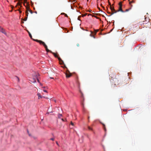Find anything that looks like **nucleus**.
Here are the masks:
<instances>
[{"label": "nucleus", "mask_w": 151, "mask_h": 151, "mask_svg": "<svg viewBox=\"0 0 151 151\" xmlns=\"http://www.w3.org/2000/svg\"><path fill=\"white\" fill-rule=\"evenodd\" d=\"M129 9H127L126 10L125 12H128V11H129Z\"/></svg>", "instance_id": "bb28decb"}, {"label": "nucleus", "mask_w": 151, "mask_h": 151, "mask_svg": "<svg viewBox=\"0 0 151 151\" xmlns=\"http://www.w3.org/2000/svg\"><path fill=\"white\" fill-rule=\"evenodd\" d=\"M25 13H26V17H27L28 16V14H29L28 12L27 11H26Z\"/></svg>", "instance_id": "2eb2a0df"}, {"label": "nucleus", "mask_w": 151, "mask_h": 151, "mask_svg": "<svg viewBox=\"0 0 151 151\" xmlns=\"http://www.w3.org/2000/svg\"><path fill=\"white\" fill-rule=\"evenodd\" d=\"M19 12H20V13H21V12L20 11H19Z\"/></svg>", "instance_id": "a19ab883"}, {"label": "nucleus", "mask_w": 151, "mask_h": 151, "mask_svg": "<svg viewBox=\"0 0 151 151\" xmlns=\"http://www.w3.org/2000/svg\"><path fill=\"white\" fill-rule=\"evenodd\" d=\"M88 129L89 130H92V128H91V127L89 126V127H88Z\"/></svg>", "instance_id": "a211bd4d"}, {"label": "nucleus", "mask_w": 151, "mask_h": 151, "mask_svg": "<svg viewBox=\"0 0 151 151\" xmlns=\"http://www.w3.org/2000/svg\"><path fill=\"white\" fill-rule=\"evenodd\" d=\"M110 9L111 10L112 12L111 14L112 13L114 12L115 11H116L115 9H114V7H112V6H110Z\"/></svg>", "instance_id": "6e6552de"}, {"label": "nucleus", "mask_w": 151, "mask_h": 151, "mask_svg": "<svg viewBox=\"0 0 151 151\" xmlns=\"http://www.w3.org/2000/svg\"><path fill=\"white\" fill-rule=\"evenodd\" d=\"M64 15L65 16V17H68V15H67V14H65Z\"/></svg>", "instance_id": "cd10ccee"}, {"label": "nucleus", "mask_w": 151, "mask_h": 151, "mask_svg": "<svg viewBox=\"0 0 151 151\" xmlns=\"http://www.w3.org/2000/svg\"><path fill=\"white\" fill-rule=\"evenodd\" d=\"M52 53L53 55L55 57H56V58L58 57V55H57V53H55L53 52H52Z\"/></svg>", "instance_id": "1a4fd4ad"}, {"label": "nucleus", "mask_w": 151, "mask_h": 151, "mask_svg": "<svg viewBox=\"0 0 151 151\" xmlns=\"http://www.w3.org/2000/svg\"><path fill=\"white\" fill-rule=\"evenodd\" d=\"M56 144H57L58 145V142H57H57H56Z\"/></svg>", "instance_id": "c9c22d12"}, {"label": "nucleus", "mask_w": 151, "mask_h": 151, "mask_svg": "<svg viewBox=\"0 0 151 151\" xmlns=\"http://www.w3.org/2000/svg\"><path fill=\"white\" fill-rule=\"evenodd\" d=\"M81 17V16H78V20H80V18Z\"/></svg>", "instance_id": "5701e85b"}, {"label": "nucleus", "mask_w": 151, "mask_h": 151, "mask_svg": "<svg viewBox=\"0 0 151 151\" xmlns=\"http://www.w3.org/2000/svg\"><path fill=\"white\" fill-rule=\"evenodd\" d=\"M19 2L17 4V5H19L21 7V4L19 2Z\"/></svg>", "instance_id": "ddd939ff"}, {"label": "nucleus", "mask_w": 151, "mask_h": 151, "mask_svg": "<svg viewBox=\"0 0 151 151\" xmlns=\"http://www.w3.org/2000/svg\"><path fill=\"white\" fill-rule=\"evenodd\" d=\"M17 81H18V82H19V78L18 77H17Z\"/></svg>", "instance_id": "a878e982"}, {"label": "nucleus", "mask_w": 151, "mask_h": 151, "mask_svg": "<svg viewBox=\"0 0 151 151\" xmlns=\"http://www.w3.org/2000/svg\"><path fill=\"white\" fill-rule=\"evenodd\" d=\"M92 16L93 17H95V18H97V19H99V18L97 17H96V16H95L94 15H93Z\"/></svg>", "instance_id": "393cba45"}, {"label": "nucleus", "mask_w": 151, "mask_h": 151, "mask_svg": "<svg viewBox=\"0 0 151 151\" xmlns=\"http://www.w3.org/2000/svg\"><path fill=\"white\" fill-rule=\"evenodd\" d=\"M21 1H22V0H20ZM27 0H24V3H26L27 1Z\"/></svg>", "instance_id": "c756f323"}, {"label": "nucleus", "mask_w": 151, "mask_h": 151, "mask_svg": "<svg viewBox=\"0 0 151 151\" xmlns=\"http://www.w3.org/2000/svg\"><path fill=\"white\" fill-rule=\"evenodd\" d=\"M108 14H110V12H108Z\"/></svg>", "instance_id": "58836bf2"}, {"label": "nucleus", "mask_w": 151, "mask_h": 151, "mask_svg": "<svg viewBox=\"0 0 151 151\" xmlns=\"http://www.w3.org/2000/svg\"><path fill=\"white\" fill-rule=\"evenodd\" d=\"M101 123L103 125V127L104 128V130L106 132V128L105 125L104 124H103V123Z\"/></svg>", "instance_id": "9d476101"}, {"label": "nucleus", "mask_w": 151, "mask_h": 151, "mask_svg": "<svg viewBox=\"0 0 151 151\" xmlns=\"http://www.w3.org/2000/svg\"><path fill=\"white\" fill-rule=\"evenodd\" d=\"M111 78H110V79H114V78H116V74L115 73H113L111 74Z\"/></svg>", "instance_id": "39448f33"}, {"label": "nucleus", "mask_w": 151, "mask_h": 151, "mask_svg": "<svg viewBox=\"0 0 151 151\" xmlns=\"http://www.w3.org/2000/svg\"><path fill=\"white\" fill-rule=\"evenodd\" d=\"M43 91L45 92H46V93H47V91L46 90H43Z\"/></svg>", "instance_id": "2f4dec72"}, {"label": "nucleus", "mask_w": 151, "mask_h": 151, "mask_svg": "<svg viewBox=\"0 0 151 151\" xmlns=\"http://www.w3.org/2000/svg\"><path fill=\"white\" fill-rule=\"evenodd\" d=\"M27 9V10L26 11H27L28 12V11H29V10H30L29 9V8H28V7H26Z\"/></svg>", "instance_id": "6ab92c4d"}, {"label": "nucleus", "mask_w": 151, "mask_h": 151, "mask_svg": "<svg viewBox=\"0 0 151 151\" xmlns=\"http://www.w3.org/2000/svg\"><path fill=\"white\" fill-rule=\"evenodd\" d=\"M62 120L63 121H64V120H63V119H62Z\"/></svg>", "instance_id": "4c0bfd02"}, {"label": "nucleus", "mask_w": 151, "mask_h": 151, "mask_svg": "<svg viewBox=\"0 0 151 151\" xmlns=\"http://www.w3.org/2000/svg\"><path fill=\"white\" fill-rule=\"evenodd\" d=\"M82 97H83V94H82Z\"/></svg>", "instance_id": "79ce46f5"}, {"label": "nucleus", "mask_w": 151, "mask_h": 151, "mask_svg": "<svg viewBox=\"0 0 151 151\" xmlns=\"http://www.w3.org/2000/svg\"><path fill=\"white\" fill-rule=\"evenodd\" d=\"M27 17H25V18L23 19L24 21H26L27 20Z\"/></svg>", "instance_id": "aec40b11"}, {"label": "nucleus", "mask_w": 151, "mask_h": 151, "mask_svg": "<svg viewBox=\"0 0 151 151\" xmlns=\"http://www.w3.org/2000/svg\"><path fill=\"white\" fill-rule=\"evenodd\" d=\"M58 116L59 118H60V117L62 116V115L61 114H58Z\"/></svg>", "instance_id": "dca6fc26"}, {"label": "nucleus", "mask_w": 151, "mask_h": 151, "mask_svg": "<svg viewBox=\"0 0 151 151\" xmlns=\"http://www.w3.org/2000/svg\"><path fill=\"white\" fill-rule=\"evenodd\" d=\"M40 85L41 86H42V83H40Z\"/></svg>", "instance_id": "e433bc0d"}, {"label": "nucleus", "mask_w": 151, "mask_h": 151, "mask_svg": "<svg viewBox=\"0 0 151 151\" xmlns=\"http://www.w3.org/2000/svg\"><path fill=\"white\" fill-rule=\"evenodd\" d=\"M29 36H30V37L32 39V36L31 34V33L29 32Z\"/></svg>", "instance_id": "4468645a"}, {"label": "nucleus", "mask_w": 151, "mask_h": 151, "mask_svg": "<svg viewBox=\"0 0 151 151\" xmlns=\"http://www.w3.org/2000/svg\"><path fill=\"white\" fill-rule=\"evenodd\" d=\"M119 5L120 6H122V1L120 2L119 4Z\"/></svg>", "instance_id": "f8f14e48"}, {"label": "nucleus", "mask_w": 151, "mask_h": 151, "mask_svg": "<svg viewBox=\"0 0 151 151\" xmlns=\"http://www.w3.org/2000/svg\"><path fill=\"white\" fill-rule=\"evenodd\" d=\"M43 88H45V87H43Z\"/></svg>", "instance_id": "c03bdc74"}, {"label": "nucleus", "mask_w": 151, "mask_h": 151, "mask_svg": "<svg viewBox=\"0 0 151 151\" xmlns=\"http://www.w3.org/2000/svg\"><path fill=\"white\" fill-rule=\"evenodd\" d=\"M32 39L34 41H35L39 43L41 45H42L44 47L47 52H50L51 53H52V52L51 51L49 50L48 49L47 45H46V44L44 42H43L41 40H35L34 39Z\"/></svg>", "instance_id": "f257e3e1"}, {"label": "nucleus", "mask_w": 151, "mask_h": 151, "mask_svg": "<svg viewBox=\"0 0 151 151\" xmlns=\"http://www.w3.org/2000/svg\"><path fill=\"white\" fill-rule=\"evenodd\" d=\"M65 75L67 78H69L71 76L72 74L68 70H67L65 73Z\"/></svg>", "instance_id": "20e7f679"}, {"label": "nucleus", "mask_w": 151, "mask_h": 151, "mask_svg": "<svg viewBox=\"0 0 151 151\" xmlns=\"http://www.w3.org/2000/svg\"><path fill=\"white\" fill-rule=\"evenodd\" d=\"M37 95L38 96V99H40V98H42V96L41 95L40 93H37Z\"/></svg>", "instance_id": "9b49d317"}, {"label": "nucleus", "mask_w": 151, "mask_h": 151, "mask_svg": "<svg viewBox=\"0 0 151 151\" xmlns=\"http://www.w3.org/2000/svg\"><path fill=\"white\" fill-rule=\"evenodd\" d=\"M50 140L53 141L54 140V139L53 138H52L50 139Z\"/></svg>", "instance_id": "72a5a7b5"}, {"label": "nucleus", "mask_w": 151, "mask_h": 151, "mask_svg": "<svg viewBox=\"0 0 151 151\" xmlns=\"http://www.w3.org/2000/svg\"><path fill=\"white\" fill-rule=\"evenodd\" d=\"M50 78H52V79L53 78H51V77Z\"/></svg>", "instance_id": "37998d69"}, {"label": "nucleus", "mask_w": 151, "mask_h": 151, "mask_svg": "<svg viewBox=\"0 0 151 151\" xmlns=\"http://www.w3.org/2000/svg\"><path fill=\"white\" fill-rule=\"evenodd\" d=\"M47 114H49V113L48 112H47Z\"/></svg>", "instance_id": "ea45409f"}, {"label": "nucleus", "mask_w": 151, "mask_h": 151, "mask_svg": "<svg viewBox=\"0 0 151 151\" xmlns=\"http://www.w3.org/2000/svg\"><path fill=\"white\" fill-rule=\"evenodd\" d=\"M57 58H58L59 61L60 62L61 64H62L64 63V62L62 60L61 58L60 57H58H58H57Z\"/></svg>", "instance_id": "0eeeda50"}, {"label": "nucleus", "mask_w": 151, "mask_h": 151, "mask_svg": "<svg viewBox=\"0 0 151 151\" xmlns=\"http://www.w3.org/2000/svg\"><path fill=\"white\" fill-rule=\"evenodd\" d=\"M29 12H30V13H31V14H32L33 13V12H32V11L31 10H29Z\"/></svg>", "instance_id": "4be33fe9"}, {"label": "nucleus", "mask_w": 151, "mask_h": 151, "mask_svg": "<svg viewBox=\"0 0 151 151\" xmlns=\"http://www.w3.org/2000/svg\"><path fill=\"white\" fill-rule=\"evenodd\" d=\"M37 81L39 82V83H40V81H39V79H37Z\"/></svg>", "instance_id": "f704fd0d"}, {"label": "nucleus", "mask_w": 151, "mask_h": 151, "mask_svg": "<svg viewBox=\"0 0 151 151\" xmlns=\"http://www.w3.org/2000/svg\"><path fill=\"white\" fill-rule=\"evenodd\" d=\"M71 124L72 125H73V124H73V123L72 122H71Z\"/></svg>", "instance_id": "c85d7f7f"}, {"label": "nucleus", "mask_w": 151, "mask_h": 151, "mask_svg": "<svg viewBox=\"0 0 151 151\" xmlns=\"http://www.w3.org/2000/svg\"><path fill=\"white\" fill-rule=\"evenodd\" d=\"M111 82L115 85H118L119 84V81L118 79L115 78L114 79H111Z\"/></svg>", "instance_id": "f03ea898"}, {"label": "nucleus", "mask_w": 151, "mask_h": 151, "mask_svg": "<svg viewBox=\"0 0 151 151\" xmlns=\"http://www.w3.org/2000/svg\"><path fill=\"white\" fill-rule=\"evenodd\" d=\"M119 11H121L122 12H124V11L122 9V6H120L119 7V10H118L117 11H115V12H114L113 13H112L110 15H109V16H110L111 15H112L114 13H116L117 12H119Z\"/></svg>", "instance_id": "7ed1b4c3"}, {"label": "nucleus", "mask_w": 151, "mask_h": 151, "mask_svg": "<svg viewBox=\"0 0 151 151\" xmlns=\"http://www.w3.org/2000/svg\"><path fill=\"white\" fill-rule=\"evenodd\" d=\"M128 0L129 1V3L130 4H131V3H133V1H130V0Z\"/></svg>", "instance_id": "412c9836"}, {"label": "nucleus", "mask_w": 151, "mask_h": 151, "mask_svg": "<svg viewBox=\"0 0 151 151\" xmlns=\"http://www.w3.org/2000/svg\"><path fill=\"white\" fill-rule=\"evenodd\" d=\"M109 5L110 6H111V4L110 3V2H109Z\"/></svg>", "instance_id": "473e14b6"}, {"label": "nucleus", "mask_w": 151, "mask_h": 151, "mask_svg": "<svg viewBox=\"0 0 151 151\" xmlns=\"http://www.w3.org/2000/svg\"><path fill=\"white\" fill-rule=\"evenodd\" d=\"M87 14H85L83 15H82V17H84V16H85Z\"/></svg>", "instance_id": "b1692460"}, {"label": "nucleus", "mask_w": 151, "mask_h": 151, "mask_svg": "<svg viewBox=\"0 0 151 151\" xmlns=\"http://www.w3.org/2000/svg\"><path fill=\"white\" fill-rule=\"evenodd\" d=\"M89 12H91V11H90Z\"/></svg>", "instance_id": "49530a36"}, {"label": "nucleus", "mask_w": 151, "mask_h": 151, "mask_svg": "<svg viewBox=\"0 0 151 151\" xmlns=\"http://www.w3.org/2000/svg\"><path fill=\"white\" fill-rule=\"evenodd\" d=\"M65 13H61V15H65Z\"/></svg>", "instance_id": "7c9ffc66"}, {"label": "nucleus", "mask_w": 151, "mask_h": 151, "mask_svg": "<svg viewBox=\"0 0 151 151\" xmlns=\"http://www.w3.org/2000/svg\"><path fill=\"white\" fill-rule=\"evenodd\" d=\"M24 5H25L24 3Z\"/></svg>", "instance_id": "a18cd8bd"}, {"label": "nucleus", "mask_w": 151, "mask_h": 151, "mask_svg": "<svg viewBox=\"0 0 151 151\" xmlns=\"http://www.w3.org/2000/svg\"><path fill=\"white\" fill-rule=\"evenodd\" d=\"M36 82V80L34 79H33V81L32 82V83H35Z\"/></svg>", "instance_id": "f3484780"}, {"label": "nucleus", "mask_w": 151, "mask_h": 151, "mask_svg": "<svg viewBox=\"0 0 151 151\" xmlns=\"http://www.w3.org/2000/svg\"><path fill=\"white\" fill-rule=\"evenodd\" d=\"M0 32H2L6 35V32L5 30L1 27H0Z\"/></svg>", "instance_id": "423d86ee"}]
</instances>
